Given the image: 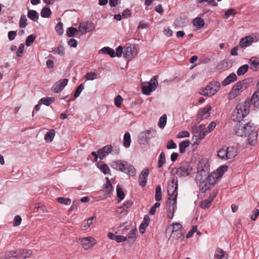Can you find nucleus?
<instances>
[{"label":"nucleus","instance_id":"obj_1","mask_svg":"<svg viewBox=\"0 0 259 259\" xmlns=\"http://www.w3.org/2000/svg\"><path fill=\"white\" fill-rule=\"evenodd\" d=\"M250 103L245 101L237 105L232 112V118L234 121H240L246 117L249 112Z\"/></svg>","mask_w":259,"mask_h":259},{"label":"nucleus","instance_id":"obj_2","mask_svg":"<svg viewBox=\"0 0 259 259\" xmlns=\"http://www.w3.org/2000/svg\"><path fill=\"white\" fill-rule=\"evenodd\" d=\"M111 166L114 169L119 170L129 175L135 176L136 174V170L134 167L131 164H128V163L125 161H114L111 164Z\"/></svg>","mask_w":259,"mask_h":259},{"label":"nucleus","instance_id":"obj_3","mask_svg":"<svg viewBox=\"0 0 259 259\" xmlns=\"http://www.w3.org/2000/svg\"><path fill=\"white\" fill-rule=\"evenodd\" d=\"M247 127L245 130L246 137H247V141L249 144L254 145L258 140V134L256 125L251 121L245 123Z\"/></svg>","mask_w":259,"mask_h":259},{"label":"nucleus","instance_id":"obj_4","mask_svg":"<svg viewBox=\"0 0 259 259\" xmlns=\"http://www.w3.org/2000/svg\"><path fill=\"white\" fill-rule=\"evenodd\" d=\"M208 173L207 161L205 159H202L197 166V173L196 176L197 183L206 180Z\"/></svg>","mask_w":259,"mask_h":259},{"label":"nucleus","instance_id":"obj_5","mask_svg":"<svg viewBox=\"0 0 259 259\" xmlns=\"http://www.w3.org/2000/svg\"><path fill=\"white\" fill-rule=\"evenodd\" d=\"M236 155L237 150L232 146H224L218 151V157L224 160L234 158Z\"/></svg>","mask_w":259,"mask_h":259},{"label":"nucleus","instance_id":"obj_6","mask_svg":"<svg viewBox=\"0 0 259 259\" xmlns=\"http://www.w3.org/2000/svg\"><path fill=\"white\" fill-rule=\"evenodd\" d=\"M177 189V178L174 177L172 180L168 183L167 193L169 196L168 201H171V202L177 203V199L178 196Z\"/></svg>","mask_w":259,"mask_h":259},{"label":"nucleus","instance_id":"obj_7","mask_svg":"<svg viewBox=\"0 0 259 259\" xmlns=\"http://www.w3.org/2000/svg\"><path fill=\"white\" fill-rule=\"evenodd\" d=\"M220 89V83L217 81H212L204 89L200 90V94L204 96L211 97Z\"/></svg>","mask_w":259,"mask_h":259},{"label":"nucleus","instance_id":"obj_8","mask_svg":"<svg viewBox=\"0 0 259 259\" xmlns=\"http://www.w3.org/2000/svg\"><path fill=\"white\" fill-rule=\"evenodd\" d=\"M246 80L237 82L232 88L231 91L228 94V98L230 100L234 99L246 89Z\"/></svg>","mask_w":259,"mask_h":259},{"label":"nucleus","instance_id":"obj_9","mask_svg":"<svg viewBox=\"0 0 259 259\" xmlns=\"http://www.w3.org/2000/svg\"><path fill=\"white\" fill-rule=\"evenodd\" d=\"M193 168L188 162H183L176 169V174L180 177H185L193 173Z\"/></svg>","mask_w":259,"mask_h":259},{"label":"nucleus","instance_id":"obj_10","mask_svg":"<svg viewBox=\"0 0 259 259\" xmlns=\"http://www.w3.org/2000/svg\"><path fill=\"white\" fill-rule=\"evenodd\" d=\"M191 131L196 140H202L207 134L205 133V126L204 124H201L199 126H194L192 127Z\"/></svg>","mask_w":259,"mask_h":259},{"label":"nucleus","instance_id":"obj_11","mask_svg":"<svg viewBox=\"0 0 259 259\" xmlns=\"http://www.w3.org/2000/svg\"><path fill=\"white\" fill-rule=\"evenodd\" d=\"M158 85L157 78L156 76L153 77L148 82V85L142 86V90L144 94L149 95L151 93L155 90Z\"/></svg>","mask_w":259,"mask_h":259},{"label":"nucleus","instance_id":"obj_12","mask_svg":"<svg viewBox=\"0 0 259 259\" xmlns=\"http://www.w3.org/2000/svg\"><path fill=\"white\" fill-rule=\"evenodd\" d=\"M77 242L81 244L82 248L85 250L93 248L97 243L96 240L93 237L79 238Z\"/></svg>","mask_w":259,"mask_h":259},{"label":"nucleus","instance_id":"obj_13","mask_svg":"<svg viewBox=\"0 0 259 259\" xmlns=\"http://www.w3.org/2000/svg\"><path fill=\"white\" fill-rule=\"evenodd\" d=\"M211 110V107L210 105H207L205 107L200 109L196 118V123H199L203 120L209 117Z\"/></svg>","mask_w":259,"mask_h":259},{"label":"nucleus","instance_id":"obj_14","mask_svg":"<svg viewBox=\"0 0 259 259\" xmlns=\"http://www.w3.org/2000/svg\"><path fill=\"white\" fill-rule=\"evenodd\" d=\"M68 82V79L65 78L62 80H59L58 81L55 82L52 87V90L55 93H58L62 91L66 85H67Z\"/></svg>","mask_w":259,"mask_h":259},{"label":"nucleus","instance_id":"obj_15","mask_svg":"<svg viewBox=\"0 0 259 259\" xmlns=\"http://www.w3.org/2000/svg\"><path fill=\"white\" fill-rule=\"evenodd\" d=\"M245 123L243 124L239 121L234 126L233 130L237 136L246 137L245 130H246Z\"/></svg>","mask_w":259,"mask_h":259},{"label":"nucleus","instance_id":"obj_16","mask_svg":"<svg viewBox=\"0 0 259 259\" xmlns=\"http://www.w3.org/2000/svg\"><path fill=\"white\" fill-rule=\"evenodd\" d=\"M95 26L92 22H84L80 23L79 26V31L81 34H83L87 32H90L94 30Z\"/></svg>","mask_w":259,"mask_h":259},{"label":"nucleus","instance_id":"obj_17","mask_svg":"<svg viewBox=\"0 0 259 259\" xmlns=\"http://www.w3.org/2000/svg\"><path fill=\"white\" fill-rule=\"evenodd\" d=\"M32 254V251L30 249H18L16 250V259H25Z\"/></svg>","mask_w":259,"mask_h":259},{"label":"nucleus","instance_id":"obj_18","mask_svg":"<svg viewBox=\"0 0 259 259\" xmlns=\"http://www.w3.org/2000/svg\"><path fill=\"white\" fill-rule=\"evenodd\" d=\"M123 54L126 59H131L137 55L136 48L135 46H126L124 48Z\"/></svg>","mask_w":259,"mask_h":259},{"label":"nucleus","instance_id":"obj_19","mask_svg":"<svg viewBox=\"0 0 259 259\" xmlns=\"http://www.w3.org/2000/svg\"><path fill=\"white\" fill-rule=\"evenodd\" d=\"M112 151V147L110 145H106L102 148L100 149L98 151L99 157L101 160H102L106 155L111 153Z\"/></svg>","mask_w":259,"mask_h":259},{"label":"nucleus","instance_id":"obj_20","mask_svg":"<svg viewBox=\"0 0 259 259\" xmlns=\"http://www.w3.org/2000/svg\"><path fill=\"white\" fill-rule=\"evenodd\" d=\"M133 205V202L131 200H128L125 202L123 206L118 207L117 208L116 212L120 214L123 213L125 215L127 213V209Z\"/></svg>","mask_w":259,"mask_h":259},{"label":"nucleus","instance_id":"obj_21","mask_svg":"<svg viewBox=\"0 0 259 259\" xmlns=\"http://www.w3.org/2000/svg\"><path fill=\"white\" fill-rule=\"evenodd\" d=\"M106 183L104 185V195L106 197H110L111 193L113 190V187L108 178H106Z\"/></svg>","mask_w":259,"mask_h":259},{"label":"nucleus","instance_id":"obj_22","mask_svg":"<svg viewBox=\"0 0 259 259\" xmlns=\"http://www.w3.org/2000/svg\"><path fill=\"white\" fill-rule=\"evenodd\" d=\"M148 175L149 169L148 168L144 169L141 173L139 178V183L141 186L144 187L146 185L147 182V178Z\"/></svg>","mask_w":259,"mask_h":259},{"label":"nucleus","instance_id":"obj_23","mask_svg":"<svg viewBox=\"0 0 259 259\" xmlns=\"http://www.w3.org/2000/svg\"><path fill=\"white\" fill-rule=\"evenodd\" d=\"M253 41V37L251 35L245 36L241 39L239 45L242 47H247L251 45Z\"/></svg>","mask_w":259,"mask_h":259},{"label":"nucleus","instance_id":"obj_24","mask_svg":"<svg viewBox=\"0 0 259 259\" xmlns=\"http://www.w3.org/2000/svg\"><path fill=\"white\" fill-rule=\"evenodd\" d=\"M220 179L217 172H213L208 176L206 181L208 183L209 185L212 186Z\"/></svg>","mask_w":259,"mask_h":259},{"label":"nucleus","instance_id":"obj_25","mask_svg":"<svg viewBox=\"0 0 259 259\" xmlns=\"http://www.w3.org/2000/svg\"><path fill=\"white\" fill-rule=\"evenodd\" d=\"M177 203L171 202V201H167L166 209L167 210V217L172 218L174 215V211Z\"/></svg>","mask_w":259,"mask_h":259},{"label":"nucleus","instance_id":"obj_26","mask_svg":"<svg viewBox=\"0 0 259 259\" xmlns=\"http://www.w3.org/2000/svg\"><path fill=\"white\" fill-rule=\"evenodd\" d=\"M250 68L254 71L259 70V59L256 57H252L249 61Z\"/></svg>","mask_w":259,"mask_h":259},{"label":"nucleus","instance_id":"obj_27","mask_svg":"<svg viewBox=\"0 0 259 259\" xmlns=\"http://www.w3.org/2000/svg\"><path fill=\"white\" fill-rule=\"evenodd\" d=\"M237 79V77L235 73H231L222 81V85L226 86L231 82L236 81Z\"/></svg>","mask_w":259,"mask_h":259},{"label":"nucleus","instance_id":"obj_28","mask_svg":"<svg viewBox=\"0 0 259 259\" xmlns=\"http://www.w3.org/2000/svg\"><path fill=\"white\" fill-rule=\"evenodd\" d=\"M214 257V259H228V254L223 249L218 248L215 251Z\"/></svg>","mask_w":259,"mask_h":259},{"label":"nucleus","instance_id":"obj_29","mask_svg":"<svg viewBox=\"0 0 259 259\" xmlns=\"http://www.w3.org/2000/svg\"><path fill=\"white\" fill-rule=\"evenodd\" d=\"M172 235H180L182 236V225L180 223H174L172 225Z\"/></svg>","mask_w":259,"mask_h":259},{"label":"nucleus","instance_id":"obj_30","mask_svg":"<svg viewBox=\"0 0 259 259\" xmlns=\"http://www.w3.org/2000/svg\"><path fill=\"white\" fill-rule=\"evenodd\" d=\"M154 134H155V131L154 130L150 129L141 133V136L143 138L145 139L146 141H148L153 137Z\"/></svg>","mask_w":259,"mask_h":259},{"label":"nucleus","instance_id":"obj_31","mask_svg":"<svg viewBox=\"0 0 259 259\" xmlns=\"http://www.w3.org/2000/svg\"><path fill=\"white\" fill-rule=\"evenodd\" d=\"M137 230L136 228H133L130 232L127 234L126 240L128 239L130 241L134 242L136 239Z\"/></svg>","mask_w":259,"mask_h":259},{"label":"nucleus","instance_id":"obj_32","mask_svg":"<svg viewBox=\"0 0 259 259\" xmlns=\"http://www.w3.org/2000/svg\"><path fill=\"white\" fill-rule=\"evenodd\" d=\"M199 183V189L200 191L202 193L205 192L207 190L210 188L211 186L209 185L208 183L205 181H202V182H198Z\"/></svg>","mask_w":259,"mask_h":259},{"label":"nucleus","instance_id":"obj_33","mask_svg":"<svg viewBox=\"0 0 259 259\" xmlns=\"http://www.w3.org/2000/svg\"><path fill=\"white\" fill-rule=\"evenodd\" d=\"M100 52L105 54H108L112 58H113L115 56L114 50L108 47L103 48L101 50H100Z\"/></svg>","mask_w":259,"mask_h":259},{"label":"nucleus","instance_id":"obj_34","mask_svg":"<svg viewBox=\"0 0 259 259\" xmlns=\"http://www.w3.org/2000/svg\"><path fill=\"white\" fill-rule=\"evenodd\" d=\"M55 135V132L54 130H50L48 132L45 137V140L47 142H52L54 138Z\"/></svg>","mask_w":259,"mask_h":259},{"label":"nucleus","instance_id":"obj_35","mask_svg":"<svg viewBox=\"0 0 259 259\" xmlns=\"http://www.w3.org/2000/svg\"><path fill=\"white\" fill-rule=\"evenodd\" d=\"M251 103L256 108H259V92H255L251 99Z\"/></svg>","mask_w":259,"mask_h":259},{"label":"nucleus","instance_id":"obj_36","mask_svg":"<svg viewBox=\"0 0 259 259\" xmlns=\"http://www.w3.org/2000/svg\"><path fill=\"white\" fill-rule=\"evenodd\" d=\"M193 24L197 28H200L204 25V20L200 17L196 18L193 21Z\"/></svg>","mask_w":259,"mask_h":259},{"label":"nucleus","instance_id":"obj_37","mask_svg":"<svg viewBox=\"0 0 259 259\" xmlns=\"http://www.w3.org/2000/svg\"><path fill=\"white\" fill-rule=\"evenodd\" d=\"M190 143V140L183 141L179 144L180 152L183 153L186 151V148L188 147Z\"/></svg>","mask_w":259,"mask_h":259},{"label":"nucleus","instance_id":"obj_38","mask_svg":"<svg viewBox=\"0 0 259 259\" xmlns=\"http://www.w3.org/2000/svg\"><path fill=\"white\" fill-rule=\"evenodd\" d=\"M55 101V98L53 97L43 98L39 100L40 103L44 104L46 106H49L51 103Z\"/></svg>","mask_w":259,"mask_h":259},{"label":"nucleus","instance_id":"obj_39","mask_svg":"<svg viewBox=\"0 0 259 259\" xmlns=\"http://www.w3.org/2000/svg\"><path fill=\"white\" fill-rule=\"evenodd\" d=\"M166 162V158H165V155L164 152H161L160 154V155L158 158V164H157V167L160 168L164 164H165Z\"/></svg>","mask_w":259,"mask_h":259},{"label":"nucleus","instance_id":"obj_40","mask_svg":"<svg viewBox=\"0 0 259 259\" xmlns=\"http://www.w3.org/2000/svg\"><path fill=\"white\" fill-rule=\"evenodd\" d=\"M28 17L33 21H37L38 14L35 10H29L27 13Z\"/></svg>","mask_w":259,"mask_h":259},{"label":"nucleus","instance_id":"obj_41","mask_svg":"<svg viewBox=\"0 0 259 259\" xmlns=\"http://www.w3.org/2000/svg\"><path fill=\"white\" fill-rule=\"evenodd\" d=\"M131 135L129 133H125L123 137V145L124 147L128 148L131 144Z\"/></svg>","mask_w":259,"mask_h":259},{"label":"nucleus","instance_id":"obj_42","mask_svg":"<svg viewBox=\"0 0 259 259\" xmlns=\"http://www.w3.org/2000/svg\"><path fill=\"white\" fill-rule=\"evenodd\" d=\"M167 116L166 114H163L159 119L158 125L160 128H163L166 123Z\"/></svg>","mask_w":259,"mask_h":259},{"label":"nucleus","instance_id":"obj_43","mask_svg":"<svg viewBox=\"0 0 259 259\" xmlns=\"http://www.w3.org/2000/svg\"><path fill=\"white\" fill-rule=\"evenodd\" d=\"M27 19L25 15H22L19 22V26L21 28H24L27 25Z\"/></svg>","mask_w":259,"mask_h":259},{"label":"nucleus","instance_id":"obj_44","mask_svg":"<svg viewBox=\"0 0 259 259\" xmlns=\"http://www.w3.org/2000/svg\"><path fill=\"white\" fill-rule=\"evenodd\" d=\"M16 250L7 251L5 253V256L2 259H9L13 257L14 259H16Z\"/></svg>","mask_w":259,"mask_h":259},{"label":"nucleus","instance_id":"obj_45","mask_svg":"<svg viewBox=\"0 0 259 259\" xmlns=\"http://www.w3.org/2000/svg\"><path fill=\"white\" fill-rule=\"evenodd\" d=\"M248 68V65L247 64L241 66L237 70V74L239 76L244 74L247 71Z\"/></svg>","mask_w":259,"mask_h":259},{"label":"nucleus","instance_id":"obj_46","mask_svg":"<svg viewBox=\"0 0 259 259\" xmlns=\"http://www.w3.org/2000/svg\"><path fill=\"white\" fill-rule=\"evenodd\" d=\"M51 14V11L50 8L45 7L42 8L41 11L40 15L43 18H49Z\"/></svg>","mask_w":259,"mask_h":259},{"label":"nucleus","instance_id":"obj_47","mask_svg":"<svg viewBox=\"0 0 259 259\" xmlns=\"http://www.w3.org/2000/svg\"><path fill=\"white\" fill-rule=\"evenodd\" d=\"M57 200L59 203L65 205H70L71 203V199L68 198L58 197Z\"/></svg>","mask_w":259,"mask_h":259},{"label":"nucleus","instance_id":"obj_48","mask_svg":"<svg viewBox=\"0 0 259 259\" xmlns=\"http://www.w3.org/2000/svg\"><path fill=\"white\" fill-rule=\"evenodd\" d=\"M228 168V167L227 165H222V166L219 167L218 168L216 172H217L219 177L220 178H221V177H222V176L223 175L224 172L227 170Z\"/></svg>","mask_w":259,"mask_h":259},{"label":"nucleus","instance_id":"obj_49","mask_svg":"<svg viewBox=\"0 0 259 259\" xmlns=\"http://www.w3.org/2000/svg\"><path fill=\"white\" fill-rule=\"evenodd\" d=\"M116 193H117V196L118 198H119L120 201L122 200L124 198V197H125L124 193L123 192L122 189L119 186H117Z\"/></svg>","mask_w":259,"mask_h":259},{"label":"nucleus","instance_id":"obj_50","mask_svg":"<svg viewBox=\"0 0 259 259\" xmlns=\"http://www.w3.org/2000/svg\"><path fill=\"white\" fill-rule=\"evenodd\" d=\"M161 199V188L160 185L156 187L155 200L158 202Z\"/></svg>","mask_w":259,"mask_h":259},{"label":"nucleus","instance_id":"obj_51","mask_svg":"<svg viewBox=\"0 0 259 259\" xmlns=\"http://www.w3.org/2000/svg\"><path fill=\"white\" fill-rule=\"evenodd\" d=\"M35 38H36L35 36L33 34H31V35H29L26 39V41H25L26 46L27 47L30 46L32 44L33 41H34Z\"/></svg>","mask_w":259,"mask_h":259},{"label":"nucleus","instance_id":"obj_52","mask_svg":"<svg viewBox=\"0 0 259 259\" xmlns=\"http://www.w3.org/2000/svg\"><path fill=\"white\" fill-rule=\"evenodd\" d=\"M97 74L95 72H88L86 74L85 77L87 80H93L97 78Z\"/></svg>","mask_w":259,"mask_h":259},{"label":"nucleus","instance_id":"obj_53","mask_svg":"<svg viewBox=\"0 0 259 259\" xmlns=\"http://www.w3.org/2000/svg\"><path fill=\"white\" fill-rule=\"evenodd\" d=\"M55 30L57 33L61 35L63 33V24L61 22H59L55 27Z\"/></svg>","mask_w":259,"mask_h":259},{"label":"nucleus","instance_id":"obj_54","mask_svg":"<svg viewBox=\"0 0 259 259\" xmlns=\"http://www.w3.org/2000/svg\"><path fill=\"white\" fill-rule=\"evenodd\" d=\"M189 136H190V134L187 131H181L180 133H179L178 134V135H177V138H179V139L189 137Z\"/></svg>","mask_w":259,"mask_h":259},{"label":"nucleus","instance_id":"obj_55","mask_svg":"<svg viewBox=\"0 0 259 259\" xmlns=\"http://www.w3.org/2000/svg\"><path fill=\"white\" fill-rule=\"evenodd\" d=\"M101 171L104 174L107 175L110 172L109 166L106 164H103L100 166Z\"/></svg>","mask_w":259,"mask_h":259},{"label":"nucleus","instance_id":"obj_56","mask_svg":"<svg viewBox=\"0 0 259 259\" xmlns=\"http://www.w3.org/2000/svg\"><path fill=\"white\" fill-rule=\"evenodd\" d=\"M77 31V30L75 28L69 27L67 31V35L68 37H73Z\"/></svg>","mask_w":259,"mask_h":259},{"label":"nucleus","instance_id":"obj_57","mask_svg":"<svg viewBox=\"0 0 259 259\" xmlns=\"http://www.w3.org/2000/svg\"><path fill=\"white\" fill-rule=\"evenodd\" d=\"M95 218H96V217H93L88 219L87 222L83 226V229L84 230L87 229L93 224V220Z\"/></svg>","mask_w":259,"mask_h":259},{"label":"nucleus","instance_id":"obj_58","mask_svg":"<svg viewBox=\"0 0 259 259\" xmlns=\"http://www.w3.org/2000/svg\"><path fill=\"white\" fill-rule=\"evenodd\" d=\"M216 126V123L214 121L210 122L207 128H205V133L207 134L210 133Z\"/></svg>","mask_w":259,"mask_h":259},{"label":"nucleus","instance_id":"obj_59","mask_svg":"<svg viewBox=\"0 0 259 259\" xmlns=\"http://www.w3.org/2000/svg\"><path fill=\"white\" fill-rule=\"evenodd\" d=\"M123 101V99L120 95L117 96L114 100V103L117 107H120Z\"/></svg>","mask_w":259,"mask_h":259},{"label":"nucleus","instance_id":"obj_60","mask_svg":"<svg viewBox=\"0 0 259 259\" xmlns=\"http://www.w3.org/2000/svg\"><path fill=\"white\" fill-rule=\"evenodd\" d=\"M83 89H84V87H83V85L82 84H80L77 87V88L75 90V92L74 94V96L75 98L78 97L79 96L80 94L82 91Z\"/></svg>","mask_w":259,"mask_h":259},{"label":"nucleus","instance_id":"obj_61","mask_svg":"<svg viewBox=\"0 0 259 259\" xmlns=\"http://www.w3.org/2000/svg\"><path fill=\"white\" fill-rule=\"evenodd\" d=\"M160 203L158 202H156L153 206H152L150 210L149 213L151 215H153L156 212V208L160 206Z\"/></svg>","mask_w":259,"mask_h":259},{"label":"nucleus","instance_id":"obj_62","mask_svg":"<svg viewBox=\"0 0 259 259\" xmlns=\"http://www.w3.org/2000/svg\"><path fill=\"white\" fill-rule=\"evenodd\" d=\"M197 231V226H193L192 227V228L190 231L188 232V233L186 235V238H191L194 233Z\"/></svg>","mask_w":259,"mask_h":259},{"label":"nucleus","instance_id":"obj_63","mask_svg":"<svg viewBox=\"0 0 259 259\" xmlns=\"http://www.w3.org/2000/svg\"><path fill=\"white\" fill-rule=\"evenodd\" d=\"M177 147V145L174 143L172 140H170L168 141L166 145V148L168 149H175Z\"/></svg>","mask_w":259,"mask_h":259},{"label":"nucleus","instance_id":"obj_64","mask_svg":"<svg viewBox=\"0 0 259 259\" xmlns=\"http://www.w3.org/2000/svg\"><path fill=\"white\" fill-rule=\"evenodd\" d=\"M56 53L61 56H63L65 54L64 47L60 45L57 49Z\"/></svg>","mask_w":259,"mask_h":259}]
</instances>
